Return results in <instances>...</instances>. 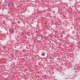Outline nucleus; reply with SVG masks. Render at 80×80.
<instances>
[{"instance_id":"f257e3e1","label":"nucleus","mask_w":80,"mask_h":80,"mask_svg":"<svg viewBox=\"0 0 80 80\" xmlns=\"http://www.w3.org/2000/svg\"><path fill=\"white\" fill-rule=\"evenodd\" d=\"M41 55H42V56H45V52H44L43 53H42Z\"/></svg>"},{"instance_id":"f03ea898","label":"nucleus","mask_w":80,"mask_h":80,"mask_svg":"<svg viewBox=\"0 0 80 80\" xmlns=\"http://www.w3.org/2000/svg\"><path fill=\"white\" fill-rule=\"evenodd\" d=\"M8 1H7V0H5V1H4L5 2H4V3H6V2H7Z\"/></svg>"},{"instance_id":"7ed1b4c3","label":"nucleus","mask_w":80,"mask_h":80,"mask_svg":"<svg viewBox=\"0 0 80 80\" xmlns=\"http://www.w3.org/2000/svg\"><path fill=\"white\" fill-rule=\"evenodd\" d=\"M16 58H17V57H15V58H14L15 60H17V59H16Z\"/></svg>"},{"instance_id":"20e7f679","label":"nucleus","mask_w":80,"mask_h":80,"mask_svg":"<svg viewBox=\"0 0 80 80\" xmlns=\"http://www.w3.org/2000/svg\"><path fill=\"white\" fill-rule=\"evenodd\" d=\"M67 78V77H66L65 78Z\"/></svg>"},{"instance_id":"39448f33","label":"nucleus","mask_w":80,"mask_h":80,"mask_svg":"<svg viewBox=\"0 0 80 80\" xmlns=\"http://www.w3.org/2000/svg\"><path fill=\"white\" fill-rule=\"evenodd\" d=\"M15 76H13V77H14Z\"/></svg>"},{"instance_id":"423d86ee","label":"nucleus","mask_w":80,"mask_h":80,"mask_svg":"<svg viewBox=\"0 0 80 80\" xmlns=\"http://www.w3.org/2000/svg\"><path fill=\"white\" fill-rule=\"evenodd\" d=\"M39 36V35L38 36Z\"/></svg>"},{"instance_id":"0eeeda50","label":"nucleus","mask_w":80,"mask_h":80,"mask_svg":"<svg viewBox=\"0 0 80 80\" xmlns=\"http://www.w3.org/2000/svg\"><path fill=\"white\" fill-rule=\"evenodd\" d=\"M39 36V35L38 36Z\"/></svg>"}]
</instances>
